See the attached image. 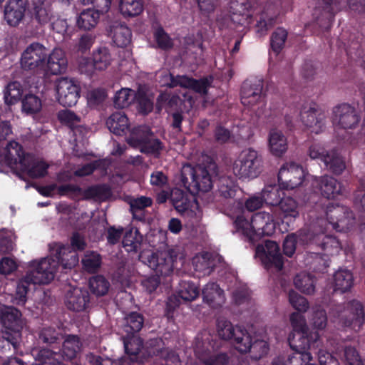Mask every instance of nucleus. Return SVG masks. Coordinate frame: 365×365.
<instances>
[{"mask_svg": "<svg viewBox=\"0 0 365 365\" xmlns=\"http://www.w3.org/2000/svg\"><path fill=\"white\" fill-rule=\"evenodd\" d=\"M64 248L61 247L57 251L56 258H43L39 262H29V269L26 275L20 279L17 283L16 299L18 305H24L26 302V296L31 284H47L55 277L58 264L64 268H71L76 263V255L71 257V262H65Z\"/></svg>", "mask_w": 365, "mask_h": 365, "instance_id": "obj_1", "label": "nucleus"}, {"mask_svg": "<svg viewBox=\"0 0 365 365\" xmlns=\"http://www.w3.org/2000/svg\"><path fill=\"white\" fill-rule=\"evenodd\" d=\"M298 317L297 313L290 316L293 330L289 334L288 343L293 353L289 355L286 365H309L312 360V347L319 344V333L309 332L304 321L296 319Z\"/></svg>", "mask_w": 365, "mask_h": 365, "instance_id": "obj_2", "label": "nucleus"}, {"mask_svg": "<svg viewBox=\"0 0 365 365\" xmlns=\"http://www.w3.org/2000/svg\"><path fill=\"white\" fill-rule=\"evenodd\" d=\"M177 257L178 255L173 250L158 252H143L139 255V259L155 273V276L149 277L143 282L149 293L157 289L160 284V277H167L173 272Z\"/></svg>", "mask_w": 365, "mask_h": 365, "instance_id": "obj_3", "label": "nucleus"}, {"mask_svg": "<svg viewBox=\"0 0 365 365\" xmlns=\"http://www.w3.org/2000/svg\"><path fill=\"white\" fill-rule=\"evenodd\" d=\"M330 314L334 322L354 331L360 330L364 322V306L356 299L351 300L345 305L334 304Z\"/></svg>", "mask_w": 365, "mask_h": 365, "instance_id": "obj_4", "label": "nucleus"}, {"mask_svg": "<svg viewBox=\"0 0 365 365\" xmlns=\"http://www.w3.org/2000/svg\"><path fill=\"white\" fill-rule=\"evenodd\" d=\"M180 185L194 196L199 192L210 191L212 187V180L206 168L186 165L181 170Z\"/></svg>", "mask_w": 365, "mask_h": 365, "instance_id": "obj_5", "label": "nucleus"}, {"mask_svg": "<svg viewBox=\"0 0 365 365\" xmlns=\"http://www.w3.org/2000/svg\"><path fill=\"white\" fill-rule=\"evenodd\" d=\"M262 157L255 150H242L233 164V173L240 179H253L262 172Z\"/></svg>", "mask_w": 365, "mask_h": 365, "instance_id": "obj_6", "label": "nucleus"}, {"mask_svg": "<svg viewBox=\"0 0 365 365\" xmlns=\"http://www.w3.org/2000/svg\"><path fill=\"white\" fill-rule=\"evenodd\" d=\"M217 330L219 336L224 340H231L235 348L240 353H247L250 350V334L240 326L234 327L224 319L217 320Z\"/></svg>", "mask_w": 365, "mask_h": 365, "instance_id": "obj_7", "label": "nucleus"}, {"mask_svg": "<svg viewBox=\"0 0 365 365\" xmlns=\"http://www.w3.org/2000/svg\"><path fill=\"white\" fill-rule=\"evenodd\" d=\"M342 8L340 0H318L312 12L314 23L321 31H329L338 11Z\"/></svg>", "mask_w": 365, "mask_h": 365, "instance_id": "obj_8", "label": "nucleus"}, {"mask_svg": "<svg viewBox=\"0 0 365 365\" xmlns=\"http://www.w3.org/2000/svg\"><path fill=\"white\" fill-rule=\"evenodd\" d=\"M47 56V49L42 44L32 43L21 53V66L25 71L44 69Z\"/></svg>", "mask_w": 365, "mask_h": 365, "instance_id": "obj_9", "label": "nucleus"}, {"mask_svg": "<svg viewBox=\"0 0 365 365\" xmlns=\"http://www.w3.org/2000/svg\"><path fill=\"white\" fill-rule=\"evenodd\" d=\"M152 134L150 128L139 127L133 130L129 142L140 146L142 153L157 156L163 150V145L160 140L150 138Z\"/></svg>", "mask_w": 365, "mask_h": 365, "instance_id": "obj_10", "label": "nucleus"}, {"mask_svg": "<svg viewBox=\"0 0 365 365\" xmlns=\"http://www.w3.org/2000/svg\"><path fill=\"white\" fill-rule=\"evenodd\" d=\"M326 216L329 223L338 232L349 230L355 221L353 212L348 207L339 205L327 206Z\"/></svg>", "mask_w": 365, "mask_h": 365, "instance_id": "obj_11", "label": "nucleus"}, {"mask_svg": "<svg viewBox=\"0 0 365 365\" xmlns=\"http://www.w3.org/2000/svg\"><path fill=\"white\" fill-rule=\"evenodd\" d=\"M58 103L63 107L75 106L80 98L81 87L73 79L61 78L56 83Z\"/></svg>", "mask_w": 365, "mask_h": 365, "instance_id": "obj_12", "label": "nucleus"}, {"mask_svg": "<svg viewBox=\"0 0 365 365\" xmlns=\"http://www.w3.org/2000/svg\"><path fill=\"white\" fill-rule=\"evenodd\" d=\"M304 178L303 168L294 163H287L279 169L278 182L284 190H293L300 185Z\"/></svg>", "mask_w": 365, "mask_h": 365, "instance_id": "obj_13", "label": "nucleus"}, {"mask_svg": "<svg viewBox=\"0 0 365 365\" xmlns=\"http://www.w3.org/2000/svg\"><path fill=\"white\" fill-rule=\"evenodd\" d=\"M257 253L261 256L262 262L267 269L272 268L281 271L284 267L283 257L279 245L274 241L267 240L264 245H257Z\"/></svg>", "mask_w": 365, "mask_h": 365, "instance_id": "obj_14", "label": "nucleus"}, {"mask_svg": "<svg viewBox=\"0 0 365 365\" xmlns=\"http://www.w3.org/2000/svg\"><path fill=\"white\" fill-rule=\"evenodd\" d=\"M27 14L39 26L48 24L54 17L51 4L46 0H27Z\"/></svg>", "mask_w": 365, "mask_h": 365, "instance_id": "obj_15", "label": "nucleus"}, {"mask_svg": "<svg viewBox=\"0 0 365 365\" xmlns=\"http://www.w3.org/2000/svg\"><path fill=\"white\" fill-rule=\"evenodd\" d=\"M263 80L254 78L245 81L241 87V102L247 106H253L258 103L264 102V95L262 93Z\"/></svg>", "mask_w": 365, "mask_h": 365, "instance_id": "obj_16", "label": "nucleus"}, {"mask_svg": "<svg viewBox=\"0 0 365 365\" xmlns=\"http://www.w3.org/2000/svg\"><path fill=\"white\" fill-rule=\"evenodd\" d=\"M307 245L310 251L316 248L317 251L312 252L313 254L321 255L324 252L327 255H332L339 252L341 243L336 237L322 232L309 237Z\"/></svg>", "mask_w": 365, "mask_h": 365, "instance_id": "obj_17", "label": "nucleus"}, {"mask_svg": "<svg viewBox=\"0 0 365 365\" xmlns=\"http://www.w3.org/2000/svg\"><path fill=\"white\" fill-rule=\"evenodd\" d=\"M0 324L4 331L21 334L24 327L22 314L13 306H6L0 304Z\"/></svg>", "mask_w": 365, "mask_h": 365, "instance_id": "obj_18", "label": "nucleus"}, {"mask_svg": "<svg viewBox=\"0 0 365 365\" xmlns=\"http://www.w3.org/2000/svg\"><path fill=\"white\" fill-rule=\"evenodd\" d=\"M360 115L354 107L347 103L335 106L333 109V121L344 129L354 128L360 121Z\"/></svg>", "mask_w": 365, "mask_h": 365, "instance_id": "obj_19", "label": "nucleus"}, {"mask_svg": "<svg viewBox=\"0 0 365 365\" xmlns=\"http://www.w3.org/2000/svg\"><path fill=\"white\" fill-rule=\"evenodd\" d=\"M252 241L255 236H271L275 232L276 223L273 216L267 212H259L251 217Z\"/></svg>", "mask_w": 365, "mask_h": 365, "instance_id": "obj_20", "label": "nucleus"}, {"mask_svg": "<svg viewBox=\"0 0 365 365\" xmlns=\"http://www.w3.org/2000/svg\"><path fill=\"white\" fill-rule=\"evenodd\" d=\"M27 0H9L4 7V19L11 26H17L27 12Z\"/></svg>", "mask_w": 365, "mask_h": 365, "instance_id": "obj_21", "label": "nucleus"}, {"mask_svg": "<svg viewBox=\"0 0 365 365\" xmlns=\"http://www.w3.org/2000/svg\"><path fill=\"white\" fill-rule=\"evenodd\" d=\"M144 349L149 357L159 356L165 361H171L173 363L179 361L178 355L175 351L165 348L164 341L161 338L149 339L146 341Z\"/></svg>", "mask_w": 365, "mask_h": 365, "instance_id": "obj_22", "label": "nucleus"}, {"mask_svg": "<svg viewBox=\"0 0 365 365\" xmlns=\"http://www.w3.org/2000/svg\"><path fill=\"white\" fill-rule=\"evenodd\" d=\"M90 302V294L86 289L74 287L66 295V307L73 312H81L86 309Z\"/></svg>", "mask_w": 365, "mask_h": 365, "instance_id": "obj_23", "label": "nucleus"}, {"mask_svg": "<svg viewBox=\"0 0 365 365\" xmlns=\"http://www.w3.org/2000/svg\"><path fill=\"white\" fill-rule=\"evenodd\" d=\"M304 109L300 111L302 123L305 126L312 128V132L317 134L320 133L325 125L324 115L313 106H310L307 110Z\"/></svg>", "mask_w": 365, "mask_h": 365, "instance_id": "obj_24", "label": "nucleus"}, {"mask_svg": "<svg viewBox=\"0 0 365 365\" xmlns=\"http://www.w3.org/2000/svg\"><path fill=\"white\" fill-rule=\"evenodd\" d=\"M318 187L322 195L327 199H335L342 192L341 183L329 175H324L319 178Z\"/></svg>", "mask_w": 365, "mask_h": 365, "instance_id": "obj_25", "label": "nucleus"}, {"mask_svg": "<svg viewBox=\"0 0 365 365\" xmlns=\"http://www.w3.org/2000/svg\"><path fill=\"white\" fill-rule=\"evenodd\" d=\"M203 301L212 308L221 307L225 302L224 291L216 282H208L202 291Z\"/></svg>", "mask_w": 365, "mask_h": 365, "instance_id": "obj_26", "label": "nucleus"}, {"mask_svg": "<svg viewBox=\"0 0 365 365\" xmlns=\"http://www.w3.org/2000/svg\"><path fill=\"white\" fill-rule=\"evenodd\" d=\"M29 153L24 151L23 147L16 141H11L6 147L4 159L10 165H20L21 167L26 161Z\"/></svg>", "mask_w": 365, "mask_h": 365, "instance_id": "obj_27", "label": "nucleus"}, {"mask_svg": "<svg viewBox=\"0 0 365 365\" xmlns=\"http://www.w3.org/2000/svg\"><path fill=\"white\" fill-rule=\"evenodd\" d=\"M46 61L47 71L53 75L60 74L66 70L67 59L64 52L61 48L53 49L52 53L47 56Z\"/></svg>", "mask_w": 365, "mask_h": 365, "instance_id": "obj_28", "label": "nucleus"}, {"mask_svg": "<svg viewBox=\"0 0 365 365\" xmlns=\"http://www.w3.org/2000/svg\"><path fill=\"white\" fill-rule=\"evenodd\" d=\"M48 164L43 160H36L34 155L28 154L26 161L22 165V169L26 171L31 178H41L48 173Z\"/></svg>", "mask_w": 365, "mask_h": 365, "instance_id": "obj_29", "label": "nucleus"}, {"mask_svg": "<svg viewBox=\"0 0 365 365\" xmlns=\"http://www.w3.org/2000/svg\"><path fill=\"white\" fill-rule=\"evenodd\" d=\"M278 207L282 212V224L286 223L289 227V223L292 222L299 216L297 201L292 197L284 195Z\"/></svg>", "mask_w": 365, "mask_h": 365, "instance_id": "obj_30", "label": "nucleus"}, {"mask_svg": "<svg viewBox=\"0 0 365 365\" xmlns=\"http://www.w3.org/2000/svg\"><path fill=\"white\" fill-rule=\"evenodd\" d=\"M109 130L116 135H123L128 129V118L122 111L113 113L106 120Z\"/></svg>", "mask_w": 365, "mask_h": 365, "instance_id": "obj_31", "label": "nucleus"}, {"mask_svg": "<svg viewBox=\"0 0 365 365\" xmlns=\"http://www.w3.org/2000/svg\"><path fill=\"white\" fill-rule=\"evenodd\" d=\"M269 147L272 155L280 157L287 150V138L283 133L277 130L272 129L269 135Z\"/></svg>", "mask_w": 365, "mask_h": 365, "instance_id": "obj_32", "label": "nucleus"}, {"mask_svg": "<svg viewBox=\"0 0 365 365\" xmlns=\"http://www.w3.org/2000/svg\"><path fill=\"white\" fill-rule=\"evenodd\" d=\"M324 164L325 168L336 175H341L346 168L344 159L337 151L332 150L326 153L324 157Z\"/></svg>", "mask_w": 365, "mask_h": 365, "instance_id": "obj_33", "label": "nucleus"}, {"mask_svg": "<svg viewBox=\"0 0 365 365\" xmlns=\"http://www.w3.org/2000/svg\"><path fill=\"white\" fill-rule=\"evenodd\" d=\"M253 6V0H231L230 3V9L233 14V21L235 16L240 17L237 23L243 24L244 21L250 16V11Z\"/></svg>", "mask_w": 365, "mask_h": 365, "instance_id": "obj_34", "label": "nucleus"}, {"mask_svg": "<svg viewBox=\"0 0 365 365\" xmlns=\"http://www.w3.org/2000/svg\"><path fill=\"white\" fill-rule=\"evenodd\" d=\"M110 32L113 41L118 47L124 48L131 43L132 32L126 25H114L111 27Z\"/></svg>", "mask_w": 365, "mask_h": 365, "instance_id": "obj_35", "label": "nucleus"}, {"mask_svg": "<svg viewBox=\"0 0 365 365\" xmlns=\"http://www.w3.org/2000/svg\"><path fill=\"white\" fill-rule=\"evenodd\" d=\"M143 242V235L136 227L127 230L123 239V246L128 252H138Z\"/></svg>", "mask_w": 365, "mask_h": 365, "instance_id": "obj_36", "label": "nucleus"}, {"mask_svg": "<svg viewBox=\"0 0 365 365\" xmlns=\"http://www.w3.org/2000/svg\"><path fill=\"white\" fill-rule=\"evenodd\" d=\"M119 11L125 18L136 17L144 9L143 0H119Z\"/></svg>", "mask_w": 365, "mask_h": 365, "instance_id": "obj_37", "label": "nucleus"}, {"mask_svg": "<svg viewBox=\"0 0 365 365\" xmlns=\"http://www.w3.org/2000/svg\"><path fill=\"white\" fill-rule=\"evenodd\" d=\"M24 88L19 81L9 82L4 89V100L6 105L12 106L21 101Z\"/></svg>", "mask_w": 365, "mask_h": 365, "instance_id": "obj_38", "label": "nucleus"}, {"mask_svg": "<svg viewBox=\"0 0 365 365\" xmlns=\"http://www.w3.org/2000/svg\"><path fill=\"white\" fill-rule=\"evenodd\" d=\"M125 353L132 361L138 360V355L144 348L143 339L138 335H125L123 336Z\"/></svg>", "mask_w": 365, "mask_h": 365, "instance_id": "obj_39", "label": "nucleus"}, {"mask_svg": "<svg viewBox=\"0 0 365 365\" xmlns=\"http://www.w3.org/2000/svg\"><path fill=\"white\" fill-rule=\"evenodd\" d=\"M334 291L344 293L349 291L354 284L352 273L347 269H339L334 275Z\"/></svg>", "mask_w": 365, "mask_h": 365, "instance_id": "obj_40", "label": "nucleus"}, {"mask_svg": "<svg viewBox=\"0 0 365 365\" xmlns=\"http://www.w3.org/2000/svg\"><path fill=\"white\" fill-rule=\"evenodd\" d=\"M144 324L143 316L136 312L129 313L125 317V324L123 330L126 333L125 335H137L142 329Z\"/></svg>", "mask_w": 365, "mask_h": 365, "instance_id": "obj_41", "label": "nucleus"}, {"mask_svg": "<svg viewBox=\"0 0 365 365\" xmlns=\"http://www.w3.org/2000/svg\"><path fill=\"white\" fill-rule=\"evenodd\" d=\"M100 15L98 11L88 9L80 14L77 19L76 24L80 29L85 31L91 30L97 25Z\"/></svg>", "mask_w": 365, "mask_h": 365, "instance_id": "obj_42", "label": "nucleus"}, {"mask_svg": "<svg viewBox=\"0 0 365 365\" xmlns=\"http://www.w3.org/2000/svg\"><path fill=\"white\" fill-rule=\"evenodd\" d=\"M82 344L76 335H68L62 344V353L68 360L75 359L81 351Z\"/></svg>", "mask_w": 365, "mask_h": 365, "instance_id": "obj_43", "label": "nucleus"}, {"mask_svg": "<svg viewBox=\"0 0 365 365\" xmlns=\"http://www.w3.org/2000/svg\"><path fill=\"white\" fill-rule=\"evenodd\" d=\"M217 185L221 196L225 198H232L235 197L237 185L234 177L222 175L218 178Z\"/></svg>", "mask_w": 365, "mask_h": 365, "instance_id": "obj_44", "label": "nucleus"}, {"mask_svg": "<svg viewBox=\"0 0 365 365\" xmlns=\"http://www.w3.org/2000/svg\"><path fill=\"white\" fill-rule=\"evenodd\" d=\"M171 200L175 209L182 215L191 210L195 200H191L181 190H176L171 195Z\"/></svg>", "mask_w": 365, "mask_h": 365, "instance_id": "obj_45", "label": "nucleus"}, {"mask_svg": "<svg viewBox=\"0 0 365 365\" xmlns=\"http://www.w3.org/2000/svg\"><path fill=\"white\" fill-rule=\"evenodd\" d=\"M110 195V190L106 185H96L89 186L79 192L78 196H82V200H89L92 199L107 198Z\"/></svg>", "mask_w": 365, "mask_h": 365, "instance_id": "obj_46", "label": "nucleus"}, {"mask_svg": "<svg viewBox=\"0 0 365 365\" xmlns=\"http://www.w3.org/2000/svg\"><path fill=\"white\" fill-rule=\"evenodd\" d=\"M294 284L298 290L307 294H312L315 290V279L305 272H301L294 277Z\"/></svg>", "mask_w": 365, "mask_h": 365, "instance_id": "obj_47", "label": "nucleus"}, {"mask_svg": "<svg viewBox=\"0 0 365 365\" xmlns=\"http://www.w3.org/2000/svg\"><path fill=\"white\" fill-rule=\"evenodd\" d=\"M21 337V334L18 332L12 333L9 331H2L0 333V352L5 354L11 350H16Z\"/></svg>", "mask_w": 365, "mask_h": 365, "instance_id": "obj_48", "label": "nucleus"}, {"mask_svg": "<svg viewBox=\"0 0 365 365\" xmlns=\"http://www.w3.org/2000/svg\"><path fill=\"white\" fill-rule=\"evenodd\" d=\"M281 187L269 185L262 192L263 202L270 206H278L285 192Z\"/></svg>", "mask_w": 365, "mask_h": 365, "instance_id": "obj_49", "label": "nucleus"}, {"mask_svg": "<svg viewBox=\"0 0 365 365\" xmlns=\"http://www.w3.org/2000/svg\"><path fill=\"white\" fill-rule=\"evenodd\" d=\"M134 99L138 111L143 115H148L153 109V101L143 88H139L135 93Z\"/></svg>", "mask_w": 365, "mask_h": 365, "instance_id": "obj_50", "label": "nucleus"}, {"mask_svg": "<svg viewBox=\"0 0 365 365\" xmlns=\"http://www.w3.org/2000/svg\"><path fill=\"white\" fill-rule=\"evenodd\" d=\"M93 66L96 70L103 71L111 63V55L106 47H100L92 55Z\"/></svg>", "mask_w": 365, "mask_h": 365, "instance_id": "obj_51", "label": "nucleus"}, {"mask_svg": "<svg viewBox=\"0 0 365 365\" xmlns=\"http://www.w3.org/2000/svg\"><path fill=\"white\" fill-rule=\"evenodd\" d=\"M81 263L86 272L95 273L101 266L102 257L97 252L88 250L85 252Z\"/></svg>", "mask_w": 365, "mask_h": 365, "instance_id": "obj_52", "label": "nucleus"}, {"mask_svg": "<svg viewBox=\"0 0 365 365\" xmlns=\"http://www.w3.org/2000/svg\"><path fill=\"white\" fill-rule=\"evenodd\" d=\"M39 340L53 347H59L62 342L63 336L53 327L43 328L39 333Z\"/></svg>", "mask_w": 365, "mask_h": 365, "instance_id": "obj_53", "label": "nucleus"}, {"mask_svg": "<svg viewBox=\"0 0 365 365\" xmlns=\"http://www.w3.org/2000/svg\"><path fill=\"white\" fill-rule=\"evenodd\" d=\"M21 101L22 112L27 115L36 114L41 110V100L34 94H26Z\"/></svg>", "mask_w": 365, "mask_h": 365, "instance_id": "obj_54", "label": "nucleus"}, {"mask_svg": "<svg viewBox=\"0 0 365 365\" xmlns=\"http://www.w3.org/2000/svg\"><path fill=\"white\" fill-rule=\"evenodd\" d=\"M287 36V31L282 27H278L272 32L270 36V46L276 55H278L284 48Z\"/></svg>", "mask_w": 365, "mask_h": 365, "instance_id": "obj_55", "label": "nucleus"}, {"mask_svg": "<svg viewBox=\"0 0 365 365\" xmlns=\"http://www.w3.org/2000/svg\"><path fill=\"white\" fill-rule=\"evenodd\" d=\"M200 294L199 287L190 280H181L179 283L178 295L185 301H192Z\"/></svg>", "mask_w": 365, "mask_h": 365, "instance_id": "obj_56", "label": "nucleus"}, {"mask_svg": "<svg viewBox=\"0 0 365 365\" xmlns=\"http://www.w3.org/2000/svg\"><path fill=\"white\" fill-rule=\"evenodd\" d=\"M89 288L95 295L104 296L109 290L110 283L103 275H96L89 279Z\"/></svg>", "mask_w": 365, "mask_h": 365, "instance_id": "obj_57", "label": "nucleus"}, {"mask_svg": "<svg viewBox=\"0 0 365 365\" xmlns=\"http://www.w3.org/2000/svg\"><path fill=\"white\" fill-rule=\"evenodd\" d=\"M134 95L133 90L127 88H121L114 96V106L119 109L128 107L134 100Z\"/></svg>", "mask_w": 365, "mask_h": 365, "instance_id": "obj_58", "label": "nucleus"}, {"mask_svg": "<svg viewBox=\"0 0 365 365\" xmlns=\"http://www.w3.org/2000/svg\"><path fill=\"white\" fill-rule=\"evenodd\" d=\"M234 227L236 232H240L246 237L249 241H252V231L251 228V220L250 221L243 214L237 215L234 222Z\"/></svg>", "mask_w": 365, "mask_h": 365, "instance_id": "obj_59", "label": "nucleus"}, {"mask_svg": "<svg viewBox=\"0 0 365 365\" xmlns=\"http://www.w3.org/2000/svg\"><path fill=\"white\" fill-rule=\"evenodd\" d=\"M153 36L160 49L167 51L173 47V39L161 26L155 29Z\"/></svg>", "mask_w": 365, "mask_h": 365, "instance_id": "obj_60", "label": "nucleus"}, {"mask_svg": "<svg viewBox=\"0 0 365 365\" xmlns=\"http://www.w3.org/2000/svg\"><path fill=\"white\" fill-rule=\"evenodd\" d=\"M312 324L313 327L317 330H322L327 327V312L324 309H322L320 306H316L313 308Z\"/></svg>", "mask_w": 365, "mask_h": 365, "instance_id": "obj_61", "label": "nucleus"}, {"mask_svg": "<svg viewBox=\"0 0 365 365\" xmlns=\"http://www.w3.org/2000/svg\"><path fill=\"white\" fill-rule=\"evenodd\" d=\"M289 301L293 308L299 312H306L309 309L307 299L294 291L289 292Z\"/></svg>", "mask_w": 365, "mask_h": 365, "instance_id": "obj_62", "label": "nucleus"}, {"mask_svg": "<svg viewBox=\"0 0 365 365\" xmlns=\"http://www.w3.org/2000/svg\"><path fill=\"white\" fill-rule=\"evenodd\" d=\"M58 120L63 125L73 128L81 121V118L70 110H62L57 115Z\"/></svg>", "mask_w": 365, "mask_h": 365, "instance_id": "obj_63", "label": "nucleus"}, {"mask_svg": "<svg viewBox=\"0 0 365 365\" xmlns=\"http://www.w3.org/2000/svg\"><path fill=\"white\" fill-rule=\"evenodd\" d=\"M345 365H364L357 350L351 346L343 348Z\"/></svg>", "mask_w": 365, "mask_h": 365, "instance_id": "obj_64", "label": "nucleus"}]
</instances>
